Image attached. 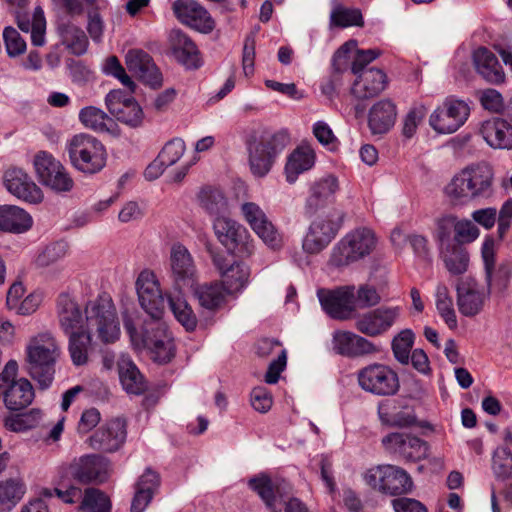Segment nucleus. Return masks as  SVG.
Wrapping results in <instances>:
<instances>
[{
    "mask_svg": "<svg viewBox=\"0 0 512 512\" xmlns=\"http://www.w3.org/2000/svg\"><path fill=\"white\" fill-rule=\"evenodd\" d=\"M85 315V329L65 333L69 336L68 351L75 366L88 363L92 333H95L103 343H113L120 335L116 308L110 299L101 297L89 302L85 308Z\"/></svg>",
    "mask_w": 512,
    "mask_h": 512,
    "instance_id": "1",
    "label": "nucleus"
},
{
    "mask_svg": "<svg viewBox=\"0 0 512 512\" xmlns=\"http://www.w3.org/2000/svg\"><path fill=\"white\" fill-rule=\"evenodd\" d=\"M60 355V344L52 333L40 332L30 338L26 346L27 372L40 389L51 386Z\"/></svg>",
    "mask_w": 512,
    "mask_h": 512,
    "instance_id": "2",
    "label": "nucleus"
},
{
    "mask_svg": "<svg viewBox=\"0 0 512 512\" xmlns=\"http://www.w3.org/2000/svg\"><path fill=\"white\" fill-rule=\"evenodd\" d=\"M493 183L492 168L479 163L463 169L446 186L445 193L455 205L467 204L473 200L488 197Z\"/></svg>",
    "mask_w": 512,
    "mask_h": 512,
    "instance_id": "3",
    "label": "nucleus"
},
{
    "mask_svg": "<svg viewBox=\"0 0 512 512\" xmlns=\"http://www.w3.org/2000/svg\"><path fill=\"white\" fill-rule=\"evenodd\" d=\"M288 142V135L283 131L273 133L264 130L251 135L247 141V151L252 174L256 177L267 175Z\"/></svg>",
    "mask_w": 512,
    "mask_h": 512,
    "instance_id": "4",
    "label": "nucleus"
},
{
    "mask_svg": "<svg viewBox=\"0 0 512 512\" xmlns=\"http://www.w3.org/2000/svg\"><path fill=\"white\" fill-rule=\"evenodd\" d=\"M124 328L132 342L150 350L152 357L159 363H168L175 356V344L167 325L161 320L145 322L139 334L131 320L124 321Z\"/></svg>",
    "mask_w": 512,
    "mask_h": 512,
    "instance_id": "5",
    "label": "nucleus"
},
{
    "mask_svg": "<svg viewBox=\"0 0 512 512\" xmlns=\"http://www.w3.org/2000/svg\"><path fill=\"white\" fill-rule=\"evenodd\" d=\"M124 328L132 342L150 350L152 357L159 363H168L175 356V344L167 325L161 320L145 322L139 334L131 320L124 321Z\"/></svg>",
    "mask_w": 512,
    "mask_h": 512,
    "instance_id": "6",
    "label": "nucleus"
},
{
    "mask_svg": "<svg viewBox=\"0 0 512 512\" xmlns=\"http://www.w3.org/2000/svg\"><path fill=\"white\" fill-rule=\"evenodd\" d=\"M66 150L71 164L85 174L98 173L106 165L105 146L92 135L86 133L74 135L67 142Z\"/></svg>",
    "mask_w": 512,
    "mask_h": 512,
    "instance_id": "7",
    "label": "nucleus"
},
{
    "mask_svg": "<svg viewBox=\"0 0 512 512\" xmlns=\"http://www.w3.org/2000/svg\"><path fill=\"white\" fill-rule=\"evenodd\" d=\"M377 238L369 228H357L343 237L334 247L331 261L337 267L347 266L375 249Z\"/></svg>",
    "mask_w": 512,
    "mask_h": 512,
    "instance_id": "8",
    "label": "nucleus"
},
{
    "mask_svg": "<svg viewBox=\"0 0 512 512\" xmlns=\"http://www.w3.org/2000/svg\"><path fill=\"white\" fill-rule=\"evenodd\" d=\"M344 213L333 209L313 220L303 239L302 248L308 254H317L336 237L343 223Z\"/></svg>",
    "mask_w": 512,
    "mask_h": 512,
    "instance_id": "9",
    "label": "nucleus"
},
{
    "mask_svg": "<svg viewBox=\"0 0 512 512\" xmlns=\"http://www.w3.org/2000/svg\"><path fill=\"white\" fill-rule=\"evenodd\" d=\"M364 480L371 488L389 495L408 493L413 485L410 475L394 465L371 468L365 473Z\"/></svg>",
    "mask_w": 512,
    "mask_h": 512,
    "instance_id": "10",
    "label": "nucleus"
},
{
    "mask_svg": "<svg viewBox=\"0 0 512 512\" xmlns=\"http://www.w3.org/2000/svg\"><path fill=\"white\" fill-rule=\"evenodd\" d=\"M34 169L40 183L55 192H68L73 188V180L62 163L52 154L39 151L33 160Z\"/></svg>",
    "mask_w": 512,
    "mask_h": 512,
    "instance_id": "11",
    "label": "nucleus"
},
{
    "mask_svg": "<svg viewBox=\"0 0 512 512\" xmlns=\"http://www.w3.org/2000/svg\"><path fill=\"white\" fill-rule=\"evenodd\" d=\"M357 379L364 391L378 396L394 395L400 387L397 373L390 367L378 363L360 369Z\"/></svg>",
    "mask_w": 512,
    "mask_h": 512,
    "instance_id": "12",
    "label": "nucleus"
},
{
    "mask_svg": "<svg viewBox=\"0 0 512 512\" xmlns=\"http://www.w3.org/2000/svg\"><path fill=\"white\" fill-rule=\"evenodd\" d=\"M213 265L218 270L222 282H220L227 294L242 291L248 284L250 269L243 262L228 259L223 253L217 252L211 245L206 246Z\"/></svg>",
    "mask_w": 512,
    "mask_h": 512,
    "instance_id": "13",
    "label": "nucleus"
},
{
    "mask_svg": "<svg viewBox=\"0 0 512 512\" xmlns=\"http://www.w3.org/2000/svg\"><path fill=\"white\" fill-rule=\"evenodd\" d=\"M138 302L153 320H161L166 302L159 281L153 271L143 270L135 283Z\"/></svg>",
    "mask_w": 512,
    "mask_h": 512,
    "instance_id": "14",
    "label": "nucleus"
},
{
    "mask_svg": "<svg viewBox=\"0 0 512 512\" xmlns=\"http://www.w3.org/2000/svg\"><path fill=\"white\" fill-rule=\"evenodd\" d=\"M109 471V461L99 455H86L74 459L69 465L60 468V477L71 476L74 480L87 484L93 481L103 482Z\"/></svg>",
    "mask_w": 512,
    "mask_h": 512,
    "instance_id": "15",
    "label": "nucleus"
},
{
    "mask_svg": "<svg viewBox=\"0 0 512 512\" xmlns=\"http://www.w3.org/2000/svg\"><path fill=\"white\" fill-rule=\"evenodd\" d=\"M469 112L464 101L448 98L430 115L429 124L439 134H451L465 123Z\"/></svg>",
    "mask_w": 512,
    "mask_h": 512,
    "instance_id": "16",
    "label": "nucleus"
},
{
    "mask_svg": "<svg viewBox=\"0 0 512 512\" xmlns=\"http://www.w3.org/2000/svg\"><path fill=\"white\" fill-rule=\"evenodd\" d=\"M213 228L217 239L230 253L238 256L251 254L249 235L244 226L228 217L220 216L214 220Z\"/></svg>",
    "mask_w": 512,
    "mask_h": 512,
    "instance_id": "17",
    "label": "nucleus"
},
{
    "mask_svg": "<svg viewBox=\"0 0 512 512\" xmlns=\"http://www.w3.org/2000/svg\"><path fill=\"white\" fill-rule=\"evenodd\" d=\"M170 277L179 291L193 288L197 282V269L188 249L174 244L170 251Z\"/></svg>",
    "mask_w": 512,
    "mask_h": 512,
    "instance_id": "18",
    "label": "nucleus"
},
{
    "mask_svg": "<svg viewBox=\"0 0 512 512\" xmlns=\"http://www.w3.org/2000/svg\"><path fill=\"white\" fill-rule=\"evenodd\" d=\"M382 445L389 453L413 462L425 459L429 451L426 441L404 432H393L386 435L382 438Z\"/></svg>",
    "mask_w": 512,
    "mask_h": 512,
    "instance_id": "19",
    "label": "nucleus"
},
{
    "mask_svg": "<svg viewBox=\"0 0 512 512\" xmlns=\"http://www.w3.org/2000/svg\"><path fill=\"white\" fill-rule=\"evenodd\" d=\"M340 190L338 178L333 174L324 175L309 185L308 194L304 203V214L315 215L320 209L334 202Z\"/></svg>",
    "mask_w": 512,
    "mask_h": 512,
    "instance_id": "20",
    "label": "nucleus"
},
{
    "mask_svg": "<svg viewBox=\"0 0 512 512\" xmlns=\"http://www.w3.org/2000/svg\"><path fill=\"white\" fill-rule=\"evenodd\" d=\"M105 103L110 114L118 121L133 128L142 124L144 118L142 108L133 97L126 95L122 90L110 91L105 98Z\"/></svg>",
    "mask_w": 512,
    "mask_h": 512,
    "instance_id": "21",
    "label": "nucleus"
},
{
    "mask_svg": "<svg viewBox=\"0 0 512 512\" xmlns=\"http://www.w3.org/2000/svg\"><path fill=\"white\" fill-rule=\"evenodd\" d=\"M401 313L398 306H381L361 315L355 323L356 329L367 336H378L388 331Z\"/></svg>",
    "mask_w": 512,
    "mask_h": 512,
    "instance_id": "22",
    "label": "nucleus"
},
{
    "mask_svg": "<svg viewBox=\"0 0 512 512\" xmlns=\"http://www.w3.org/2000/svg\"><path fill=\"white\" fill-rule=\"evenodd\" d=\"M11 9H14L18 27L21 31L30 33L32 44L42 46L45 43L46 20L41 7L34 9L32 20L21 10L26 7L28 0H4Z\"/></svg>",
    "mask_w": 512,
    "mask_h": 512,
    "instance_id": "23",
    "label": "nucleus"
},
{
    "mask_svg": "<svg viewBox=\"0 0 512 512\" xmlns=\"http://www.w3.org/2000/svg\"><path fill=\"white\" fill-rule=\"evenodd\" d=\"M172 11L181 23L201 32L208 33L214 29L209 12L196 0H175Z\"/></svg>",
    "mask_w": 512,
    "mask_h": 512,
    "instance_id": "24",
    "label": "nucleus"
},
{
    "mask_svg": "<svg viewBox=\"0 0 512 512\" xmlns=\"http://www.w3.org/2000/svg\"><path fill=\"white\" fill-rule=\"evenodd\" d=\"M318 297L323 309L335 319H347L353 310L354 286H343L336 290H319Z\"/></svg>",
    "mask_w": 512,
    "mask_h": 512,
    "instance_id": "25",
    "label": "nucleus"
},
{
    "mask_svg": "<svg viewBox=\"0 0 512 512\" xmlns=\"http://www.w3.org/2000/svg\"><path fill=\"white\" fill-rule=\"evenodd\" d=\"M241 212L254 232L270 247L280 246L281 237L264 211L254 202H245L241 205Z\"/></svg>",
    "mask_w": 512,
    "mask_h": 512,
    "instance_id": "26",
    "label": "nucleus"
},
{
    "mask_svg": "<svg viewBox=\"0 0 512 512\" xmlns=\"http://www.w3.org/2000/svg\"><path fill=\"white\" fill-rule=\"evenodd\" d=\"M4 185L11 194L26 202L39 203L42 201L41 189L21 168L8 169L4 174Z\"/></svg>",
    "mask_w": 512,
    "mask_h": 512,
    "instance_id": "27",
    "label": "nucleus"
},
{
    "mask_svg": "<svg viewBox=\"0 0 512 512\" xmlns=\"http://www.w3.org/2000/svg\"><path fill=\"white\" fill-rule=\"evenodd\" d=\"M332 344L337 354L347 358H359L378 352L371 341L350 331H335Z\"/></svg>",
    "mask_w": 512,
    "mask_h": 512,
    "instance_id": "28",
    "label": "nucleus"
},
{
    "mask_svg": "<svg viewBox=\"0 0 512 512\" xmlns=\"http://www.w3.org/2000/svg\"><path fill=\"white\" fill-rule=\"evenodd\" d=\"M126 66L143 83L153 88L161 85L162 74L147 52L139 49L129 50L126 54Z\"/></svg>",
    "mask_w": 512,
    "mask_h": 512,
    "instance_id": "29",
    "label": "nucleus"
},
{
    "mask_svg": "<svg viewBox=\"0 0 512 512\" xmlns=\"http://www.w3.org/2000/svg\"><path fill=\"white\" fill-rule=\"evenodd\" d=\"M126 424L121 418H115L99 428L90 437V446L103 452H114L124 443Z\"/></svg>",
    "mask_w": 512,
    "mask_h": 512,
    "instance_id": "30",
    "label": "nucleus"
},
{
    "mask_svg": "<svg viewBox=\"0 0 512 512\" xmlns=\"http://www.w3.org/2000/svg\"><path fill=\"white\" fill-rule=\"evenodd\" d=\"M483 288L471 278L461 279L457 284V304L459 311L467 317L477 315L485 301Z\"/></svg>",
    "mask_w": 512,
    "mask_h": 512,
    "instance_id": "31",
    "label": "nucleus"
},
{
    "mask_svg": "<svg viewBox=\"0 0 512 512\" xmlns=\"http://www.w3.org/2000/svg\"><path fill=\"white\" fill-rule=\"evenodd\" d=\"M168 40L172 53L179 63L187 69H197L201 66L197 46L182 30L172 29Z\"/></svg>",
    "mask_w": 512,
    "mask_h": 512,
    "instance_id": "32",
    "label": "nucleus"
},
{
    "mask_svg": "<svg viewBox=\"0 0 512 512\" xmlns=\"http://www.w3.org/2000/svg\"><path fill=\"white\" fill-rule=\"evenodd\" d=\"M355 75L357 78L351 87V93L357 99L376 97L386 87L387 77L380 69L370 68Z\"/></svg>",
    "mask_w": 512,
    "mask_h": 512,
    "instance_id": "33",
    "label": "nucleus"
},
{
    "mask_svg": "<svg viewBox=\"0 0 512 512\" xmlns=\"http://www.w3.org/2000/svg\"><path fill=\"white\" fill-rule=\"evenodd\" d=\"M397 117L396 105L390 99L376 102L369 110L368 126L373 135H383L394 126Z\"/></svg>",
    "mask_w": 512,
    "mask_h": 512,
    "instance_id": "34",
    "label": "nucleus"
},
{
    "mask_svg": "<svg viewBox=\"0 0 512 512\" xmlns=\"http://www.w3.org/2000/svg\"><path fill=\"white\" fill-rule=\"evenodd\" d=\"M160 476L147 468L135 484V493L131 503V512H143L160 487Z\"/></svg>",
    "mask_w": 512,
    "mask_h": 512,
    "instance_id": "35",
    "label": "nucleus"
},
{
    "mask_svg": "<svg viewBox=\"0 0 512 512\" xmlns=\"http://www.w3.org/2000/svg\"><path fill=\"white\" fill-rule=\"evenodd\" d=\"M56 312L60 328L64 333L82 329L83 317L78 303L67 292L56 299Z\"/></svg>",
    "mask_w": 512,
    "mask_h": 512,
    "instance_id": "36",
    "label": "nucleus"
},
{
    "mask_svg": "<svg viewBox=\"0 0 512 512\" xmlns=\"http://www.w3.org/2000/svg\"><path fill=\"white\" fill-rule=\"evenodd\" d=\"M473 64L477 73L491 84H501L505 80L504 71L495 56L488 48L479 47L473 52Z\"/></svg>",
    "mask_w": 512,
    "mask_h": 512,
    "instance_id": "37",
    "label": "nucleus"
},
{
    "mask_svg": "<svg viewBox=\"0 0 512 512\" xmlns=\"http://www.w3.org/2000/svg\"><path fill=\"white\" fill-rule=\"evenodd\" d=\"M480 132L492 148H512V125L506 120L501 118L489 119L482 123Z\"/></svg>",
    "mask_w": 512,
    "mask_h": 512,
    "instance_id": "38",
    "label": "nucleus"
},
{
    "mask_svg": "<svg viewBox=\"0 0 512 512\" xmlns=\"http://www.w3.org/2000/svg\"><path fill=\"white\" fill-rule=\"evenodd\" d=\"M248 485L272 512H277V504L284 501L281 490L285 488L286 483H278L268 475L260 474L251 478Z\"/></svg>",
    "mask_w": 512,
    "mask_h": 512,
    "instance_id": "39",
    "label": "nucleus"
},
{
    "mask_svg": "<svg viewBox=\"0 0 512 512\" xmlns=\"http://www.w3.org/2000/svg\"><path fill=\"white\" fill-rule=\"evenodd\" d=\"M3 397L7 409L18 411L31 404L34 398V390L27 379L20 378L6 386Z\"/></svg>",
    "mask_w": 512,
    "mask_h": 512,
    "instance_id": "40",
    "label": "nucleus"
},
{
    "mask_svg": "<svg viewBox=\"0 0 512 512\" xmlns=\"http://www.w3.org/2000/svg\"><path fill=\"white\" fill-rule=\"evenodd\" d=\"M32 226L31 216L22 208L12 205L0 206V230L23 233Z\"/></svg>",
    "mask_w": 512,
    "mask_h": 512,
    "instance_id": "41",
    "label": "nucleus"
},
{
    "mask_svg": "<svg viewBox=\"0 0 512 512\" xmlns=\"http://www.w3.org/2000/svg\"><path fill=\"white\" fill-rule=\"evenodd\" d=\"M381 422L393 427H410L416 423L415 415L409 409H399L395 400H385L378 406Z\"/></svg>",
    "mask_w": 512,
    "mask_h": 512,
    "instance_id": "42",
    "label": "nucleus"
},
{
    "mask_svg": "<svg viewBox=\"0 0 512 512\" xmlns=\"http://www.w3.org/2000/svg\"><path fill=\"white\" fill-rule=\"evenodd\" d=\"M315 163V153L310 147H298L288 157L285 165L286 180L293 184L298 176L310 170Z\"/></svg>",
    "mask_w": 512,
    "mask_h": 512,
    "instance_id": "43",
    "label": "nucleus"
},
{
    "mask_svg": "<svg viewBox=\"0 0 512 512\" xmlns=\"http://www.w3.org/2000/svg\"><path fill=\"white\" fill-rule=\"evenodd\" d=\"M118 373L124 390L129 394L140 395L147 389V384L136 365L128 358L118 362Z\"/></svg>",
    "mask_w": 512,
    "mask_h": 512,
    "instance_id": "44",
    "label": "nucleus"
},
{
    "mask_svg": "<svg viewBox=\"0 0 512 512\" xmlns=\"http://www.w3.org/2000/svg\"><path fill=\"white\" fill-rule=\"evenodd\" d=\"M226 294L225 287L218 281L194 288V295L200 306L211 311L220 309L225 304Z\"/></svg>",
    "mask_w": 512,
    "mask_h": 512,
    "instance_id": "45",
    "label": "nucleus"
},
{
    "mask_svg": "<svg viewBox=\"0 0 512 512\" xmlns=\"http://www.w3.org/2000/svg\"><path fill=\"white\" fill-rule=\"evenodd\" d=\"M26 493V484L20 478L0 481V512H10Z\"/></svg>",
    "mask_w": 512,
    "mask_h": 512,
    "instance_id": "46",
    "label": "nucleus"
},
{
    "mask_svg": "<svg viewBox=\"0 0 512 512\" xmlns=\"http://www.w3.org/2000/svg\"><path fill=\"white\" fill-rule=\"evenodd\" d=\"M199 205L211 215L224 216L228 210V200L224 192L212 186L203 187L198 193Z\"/></svg>",
    "mask_w": 512,
    "mask_h": 512,
    "instance_id": "47",
    "label": "nucleus"
},
{
    "mask_svg": "<svg viewBox=\"0 0 512 512\" xmlns=\"http://www.w3.org/2000/svg\"><path fill=\"white\" fill-rule=\"evenodd\" d=\"M62 44L74 55L81 56L88 48V38L85 32L73 24H62L59 27Z\"/></svg>",
    "mask_w": 512,
    "mask_h": 512,
    "instance_id": "48",
    "label": "nucleus"
},
{
    "mask_svg": "<svg viewBox=\"0 0 512 512\" xmlns=\"http://www.w3.org/2000/svg\"><path fill=\"white\" fill-rule=\"evenodd\" d=\"M81 123L95 132H111L115 125L114 120L104 111L95 107H84L79 112Z\"/></svg>",
    "mask_w": 512,
    "mask_h": 512,
    "instance_id": "49",
    "label": "nucleus"
},
{
    "mask_svg": "<svg viewBox=\"0 0 512 512\" xmlns=\"http://www.w3.org/2000/svg\"><path fill=\"white\" fill-rule=\"evenodd\" d=\"M111 508L109 497L96 488L85 489L83 499L78 506V510L82 512H111Z\"/></svg>",
    "mask_w": 512,
    "mask_h": 512,
    "instance_id": "50",
    "label": "nucleus"
},
{
    "mask_svg": "<svg viewBox=\"0 0 512 512\" xmlns=\"http://www.w3.org/2000/svg\"><path fill=\"white\" fill-rule=\"evenodd\" d=\"M330 25L341 28L349 26L362 27L364 20L359 9L336 5L330 14Z\"/></svg>",
    "mask_w": 512,
    "mask_h": 512,
    "instance_id": "51",
    "label": "nucleus"
},
{
    "mask_svg": "<svg viewBox=\"0 0 512 512\" xmlns=\"http://www.w3.org/2000/svg\"><path fill=\"white\" fill-rule=\"evenodd\" d=\"M169 306L179 323H181L187 331H193L197 325V318L187 301L181 297H169Z\"/></svg>",
    "mask_w": 512,
    "mask_h": 512,
    "instance_id": "52",
    "label": "nucleus"
},
{
    "mask_svg": "<svg viewBox=\"0 0 512 512\" xmlns=\"http://www.w3.org/2000/svg\"><path fill=\"white\" fill-rule=\"evenodd\" d=\"M42 419L39 409H31L22 414L11 415L5 418V427L14 432H22L36 427Z\"/></svg>",
    "mask_w": 512,
    "mask_h": 512,
    "instance_id": "53",
    "label": "nucleus"
},
{
    "mask_svg": "<svg viewBox=\"0 0 512 512\" xmlns=\"http://www.w3.org/2000/svg\"><path fill=\"white\" fill-rule=\"evenodd\" d=\"M436 307L450 329L457 327V317L453 308V300L449 296L448 288L444 285H439L436 291Z\"/></svg>",
    "mask_w": 512,
    "mask_h": 512,
    "instance_id": "54",
    "label": "nucleus"
},
{
    "mask_svg": "<svg viewBox=\"0 0 512 512\" xmlns=\"http://www.w3.org/2000/svg\"><path fill=\"white\" fill-rule=\"evenodd\" d=\"M414 333L410 329H404L399 332L392 340V351L394 357L401 364L410 362V352L414 344Z\"/></svg>",
    "mask_w": 512,
    "mask_h": 512,
    "instance_id": "55",
    "label": "nucleus"
},
{
    "mask_svg": "<svg viewBox=\"0 0 512 512\" xmlns=\"http://www.w3.org/2000/svg\"><path fill=\"white\" fill-rule=\"evenodd\" d=\"M444 263L451 274H463L468 268L469 254L463 247L453 246L444 255Z\"/></svg>",
    "mask_w": 512,
    "mask_h": 512,
    "instance_id": "56",
    "label": "nucleus"
},
{
    "mask_svg": "<svg viewBox=\"0 0 512 512\" xmlns=\"http://www.w3.org/2000/svg\"><path fill=\"white\" fill-rule=\"evenodd\" d=\"M67 253V244L64 242H55L45 247L36 258V265L41 268L50 267L65 257Z\"/></svg>",
    "mask_w": 512,
    "mask_h": 512,
    "instance_id": "57",
    "label": "nucleus"
},
{
    "mask_svg": "<svg viewBox=\"0 0 512 512\" xmlns=\"http://www.w3.org/2000/svg\"><path fill=\"white\" fill-rule=\"evenodd\" d=\"M492 467L497 478L510 477L512 474V452L509 447H499L495 450Z\"/></svg>",
    "mask_w": 512,
    "mask_h": 512,
    "instance_id": "58",
    "label": "nucleus"
},
{
    "mask_svg": "<svg viewBox=\"0 0 512 512\" xmlns=\"http://www.w3.org/2000/svg\"><path fill=\"white\" fill-rule=\"evenodd\" d=\"M5 49L9 57L22 55L27 48L25 39L13 27H6L3 31Z\"/></svg>",
    "mask_w": 512,
    "mask_h": 512,
    "instance_id": "59",
    "label": "nucleus"
},
{
    "mask_svg": "<svg viewBox=\"0 0 512 512\" xmlns=\"http://www.w3.org/2000/svg\"><path fill=\"white\" fill-rule=\"evenodd\" d=\"M186 150L185 142L181 138H174L167 142L159 153L160 160L168 167L174 165Z\"/></svg>",
    "mask_w": 512,
    "mask_h": 512,
    "instance_id": "60",
    "label": "nucleus"
},
{
    "mask_svg": "<svg viewBox=\"0 0 512 512\" xmlns=\"http://www.w3.org/2000/svg\"><path fill=\"white\" fill-rule=\"evenodd\" d=\"M252 407L260 412L267 413L273 404L271 393L263 386L255 387L250 394Z\"/></svg>",
    "mask_w": 512,
    "mask_h": 512,
    "instance_id": "61",
    "label": "nucleus"
},
{
    "mask_svg": "<svg viewBox=\"0 0 512 512\" xmlns=\"http://www.w3.org/2000/svg\"><path fill=\"white\" fill-rule=\"evenodd\" d=\"M64 479L65 478L61 477V481L58 486L54 488L55 496L67 504H74L80 500L82 501L84 492L75 485H67Z\"/></svg>",
    "mask_w": 512,
    "mask_h": 512,
    "instance_id": "62",
    "label": "nucleus"
},
{
    "mask_svg": "<svg viewBox=\"0 0 512 512\" xmlns=\"http://www.w3.org/2000/svg\"><path fill=\"white\" fill-rule=\"evenodd\" d=\"M424 116L425 111L423 107L411 109L403 120L402 134L406 138L413 137Z\"/></svg>",
    "mask_w": 512,
    "mask_h": 512,
    "instance_id": "63",
    "label": "nucleus"
},
{
    "mask_svg": "<svg viewBox=\"0 0 512 512\" xmlns=\"http://www.w3.org/2000/svg\"><path fill=\"white\" fill-rule=\"evenodd\" d=\"M392 505L395 512H428L424 504L413 498H397L392 501Z\"/></svg>",
    "mask_w": 512,
    "mask_h": 512,
    "instance_id": "64",
    "label": "nucleus"
}]
</instances>
